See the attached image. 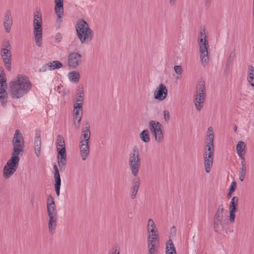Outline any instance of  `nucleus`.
I'll list each match as a JSON object with an SVG mask.
<instances>
[{"instance_id":"0e129e2a","label":"nucleus","mask_w":254,"mask_h":254,"mask_svg":"<svg viewBox=\"0 0 254 254\" xmlns=\"http://www.w3.org/2000/svg\"><path fill=\"white\" fill-rule=\"evenodd\" d=\"M149 236L152 237L153 238H156L157 239L159 240V237L158 233H154V234H149Z\"/></svg>"},{"instance_id":"9d476101","label":"nucleus","mask_w":254,"mask_h":254,"mask_svg":"<svg viewBox=\"0 0 254 254\" xmlns=\"http://www.w3.org/2000/svg\"><path fill=\"white\" fill-rule=\"evenodd\" d=\"M11 49L1 48L0 51V55L6 69L8 71L11 69Z\"/></svg>"},{"instance_id":"c9c22d12","label":"nucleus","mask_w":254,"mask_h":254,"mask_svg":"<svg viewBox=\"0 0 254 254\" xmlns=\"http://www.w3.org/2000/svg\"><path fill=\"white\" fill-rule=\"evenodd\" d=\"M54 177L55 179V183H61V179L59 169L56 164L54 165Z\"/></svg>"},{"instance_id":"ea45409f","label":"nucleus","mask_w":254,"mask_h":254,"mask_svg":"<svg viewBox=\"0 0 254 254\" xmlns=\"http://www.w3.org/2000/svg\"><path fill=\"white\" fill-rule=\"evenodd\" d=\"M149 250L148 253H156L157 252L158 246L156 244H152L148 246Z\"/></svg>"},{"instance_id":"f8f14e48","label":"nucleus","mask_w":254,"mask_h":254,"mask_svg":"<svg viewBox=\"0 0 254 254\" xmlns=\"http://www.w3.org/2000/svg\"><path fill=\"white\" fill-rule=\"evenodd\" d=\"M167 95L168 89L167 87L164 84L160 83L155 90L154 98L159 101H163L167 97Z\"/></svg>"},{"instance_id":"6ab92c4d","label":"nucleus","mask_w":254,"mask_h":254,"mask_svg":"<svg viewBox=\"0 0 254 254\" xmlns=\"http://www.w3.org/2000/svg\"><path fill=\"white\" fill-rule=\"evenodd\" d=\"M241 159V167L239 172V179L241 182H243L245 178L246 170H247V164L245 160V157H240Z\"/></svg>"},{"instance_id":"a211bd4d","label":"nucleus","mask_w":254,"mask_h":254,"mask_svg":"<svg viewBox=\"0 0 254 254\" xmlns=\"http://www.w3.org/2000/svg\"><path fill=\"white\" fill-rule=\"evenodd\" d=\"M79 148L80 155L83 160H85L90 153V143H80Z\"/></svg>"},{"instance_id":"680f3d73","label":"nucleus","mask_w":254,"mask_h":254,"mask_svg":"<svg viewBox=\"0 0 254 254\" xmlns=\"http://www.w3.org/2000/svg\"><path fill=\"white\" fill-rule=\"evenodd\" d=\"M35 138L41 139L40 130H38L36 131Z\"/></svg>"},{"instance_id":"052dcab7","label":"nucleus","mask_w":254,"mask_h":254,"mask_svg":"<svg viewBox=\"0 0 254 254\" xmlns=\"http://www.w3.org/2000/svg\"><path fill=\"white\" fill-rule=\"evenodd\" d=\"M147 240H154V241H157V244H159V240L157 239L156 238H153L148 235Z\"/></svg>"},{"instance_id":"dca6fc26","label":"nucleus","mask_w":254,"mask_h":254,"mask_svg":"<svg viewBox=\"0 0 254 254\" xmlns=\"http://www.w3.org/2000/svg\"><path fill=\"white\" fill-rule=\"evenodd\" d=\"M140 181L138 177H135L132 181L130 190V196L132 199L136 197L140 187Z\"/></svg>"},{"instance_id":"cd10ccee","label":"nucleus","mask_w":254,"mask_h":254,"mask_svg":"<svg viewBox=\"0 0 254 254\" xmlns=\"http://www.w3.org/2000/svg\"><path fill=\"white\" fill-rule=\"evenodd\" d=\"M77 97L75 99V102L83 103L84 102V90L82 86L78 87L76 91Z\"/></svg>"},{"instance_id":"72a5a7b5","label":"nucleus","mask_w":254,"mask_h":254,"mask_svg":"<svg viewBox=\"0 0 254 254\" xmlns=\"http://www.w3.org/2000/svg\"><path fill=\"white\" fill-rule=\"evenodd\" d=\"M58 165L61 171H64L65 170V166L66 164V157H57Z\"/></svg>"},{"instance_id":"1a4fd4ad","label":"nucleus","mask_w":254,"mask_h":254,"mask_svg":"<svg viewBox=\"0 0 254 254\" xmlns=\"http://www.w3.org/2000/svg\"><path fill=\"white\" fill-rule=\"evenodd\" d=\"M7 87L6 77L0 76V101L2 106L4 108L6 107L7 102Z\"/></svg>"},{"instance_id":"4468645a","label":"nucleus","mask_w":254,"mask_h":254,"mask_svg":"<svg viewBox=\"0 0 254 254\" xmlns=\"http://www.w3.org/2000/svg\"><path fill=\"white\" fill-rule=\"evenodd\" d=\"M90 124L87 121L83 125L82 128V135L80 138V143H90Z\"/></svg>"},{"instance_id":"a19ab883","label":"nucleus","mask_w":254,"mask_h":254,"mask_svg":"<svg viewBox=\"0 0 254 254\" xmlns=\"http://www.w3.org/2000/svg\"><path fill=\"white\" fill-rule=\"evenodd\" d=\"M56 145L62 144L65 143L64 137L61 135H58L57 137Z\"/></svg>"},{"instance_id":"2eb2a0df","label":"nucleus","mask_w":254,"mask_h":254,"mask_svg":"<svg viewBox=\"0 0 254 254\" xmlns=\"http://www.w3.org/2000/svg\"><path fill=\"white\" fill-rule=\"evenodd\" d=\"M13 20L11 12L9 9H8L5 12L3 17V26L6 33H8L10 32Z\"/></svg>"},{"instance_id":"473e14b6","label":"nucleus","mask_w":254,"mask_h":254,"mask_svg":"<svg viewBox=\"0 0 254 254\" xmlns=\"http://www.w3.org/2000/svg\"><path fill=\"white\" fill-rule=\"evenodd\" d=\"M35 153L37 157H39L40 155L41 147V139L35 138Z\"/></svg>"},{"instance_id":"6e6552de","label":"nucleus","mask_w":254,"mask_h":254,"mask_svg":"<svg viewBox=\"0 0 254 254\" xmlns=\"http://www.w3.org/2000/svg\"><path fill=\"white\" fill-rule=\"evenodd\" d=\"M149 128L156 141L161 142L164 138L162 125L158 121L151 120L148 123Z\"/></svg>"},{"instance_id":"2f4dec72","label":"nucleus","mask_w":254,"mask_h":254,"mask_svg":"<svg viewBox=\"0 0 254 254\" xmlns=\"http://www.w3.org/2000/svg\"><path fill=\"white\" fill-rule=\"evenodd\" d=\"M236 58V54L235 50L232 51L227 60L226 64V70H229L230 68V65H231Z\"/></svg>"},{"instance_id":"7c9ffc66","label":"nucleus","mask_w":254,"mask_h":254,"mask_svg":"<svg viewBox=\"0 0 254 254\" xmlns=\"http://www.w3.org/2000/svg\"><path fill=\"white\" fill-rule=\"evenodd\" d=\"M139 137L141 140L145 143H148L150 140L149 131L147 129L143 130L140 132Z\"/></svg>"},{"instance_id":"423d86ee","label":"nucleus","mask_w":254,"mask_h":254,"mask_svg":"<svg viewBox=\"0 0 254 254\" xmlns=\"http://www.w3.org/2000/svg\"><path fill=\"white\" fill-rule=\"evenodd\" d=\"M194 104L198 111H200L203 107L206 97V87L204 80H200L196 87V94Z\"/></svg>"},{"instance_id":"f257e3e1","label":"nucleus","mask_w":254,"mask_h":254,"mask_svg":"<svg viewBox=\"0 0 254 254\" xmlns=\"http://www.w3.org/2000/svg\"><path fill=\"white\" fill-rule=\"evenodd\" d=\"M12 142L13 146L12 156L3 169V176L5 179L10 178L16 171L20 160L19 155L24 150V140L19 129L15 131Z\"/></svg>"},{"instance_id":"774afa93","label":"nucleus","mask_w":254,"mask_h":254,"mask_svg":"<svg viewBox=\"0 0 254 254\" xmlns=\"http://www.w3.org/2000/svg\"><path fill=\"white\" fill-rule=\"evenodd\" d=\"M170 0V2L171 3V4H174V2L175 1H176V0Z\"/></svg>"},{"instance_id":"c85d7f7f","label":"nucleus","mask_w":254,"mask_h":254,"mask_svg":"<svg viewBox=\"0 0 254 254\" xmlns=\"http://www.w3.org/2000/svg\"><path fill=\"white\" fill-rule=\"evenodd\" d=\"M58 152L57 157H61L62 156L66 157V151L65 143L62 144L56 145Z\"/></svg>"},{"instance_id":"4be33fe9","label":"nucleus","mask_w":254,"mask_h":254,"mask_svg":"<svg viewBox=\"0 0 254 254\" xmlns=\"http://www.w3.org/2000/svg\"><path fill=\"white\" fill-rule=\"evenodd\" d=\"M224 207L223 204L218 206L217 210L214 214L213 219L223 222Z\"/></svg>"},{"instance_id":"e2e57ef3","label":"nucleus","mask_w":254,"mask_h":254,"mask_svg":"<svg viewBox=\"0 0 254 254\" xmlns=\"http://www.w3.org/2000/svg\"><path fill=\"white\" fill-rule=\"evenodd\" d=\"M148 246L152 244H156L157 241H154V240H147Z\"/></svg>"},{"instance_id":"49530a36","label":"nucleus","mask_w":254,"mask_h":254,"mask_svg":"<svg viewBox=\"0 0 254 254\" xmlns=\"http://www.w3.org/2000/svg\"><path fill=\"white\" fill-rule=\"evenodd\" d=\"M175 72L178 75L182 73V68L181 65H175L174 67Z\"/></svg>"},{"instance_id":"0eeeda50","label":"nucleus","mask_w":254,"mask_h":254,"mask_svg":"<svg viewBox=\"0 0 254 254\" xmlns=\"http://www.w3.org/2000/svg\"><path fill=\"white\" fill-rule=\"evenodd\" d=\"M37 14L34 16L33 26L34 34L36 45L41 46L42 40V14L37 11Z\"/></svg>"},{"instance_id":"c03bdc74","label":"nucleus","mask_w":254,"mask_h":254,"mask_svg":"<svg viewBox=\"0 0 254 254\" xmlns=\"http://www.w3.org/2000/svg\"><path fill=\"white\" fill-rule=\"evenodd\" d=\"M55 186V190L56 191V193L58 196L60 195V188L61 186V183H54Z\"/></svg>"},{"instance_id":"aec40b11","label":"nucleus","mask_w":254,"mask_h":254,"mask_svg":"<svg viewBox=\"0 0 254 254\" xmlns=\"http://www.w3.org/2000/svg\"><path fill=\"white\" fill-rule=\"evenodd\" d=\"M48 228L50 232L53 234L55 233L56 227L57 226V221L58 216H49Z\"/></svg>"},{"instance_id":"13d9d810","label":"nucleus","mask_w":254,"mask_h":254,"mask_svg":"<svg viewBox=\"0 0 254 254\" xmlns=\"http://www.w3.org/2000/svg\"><path fill=\"white\" fill-rule=\"evenodd\" d=\"M147 233H151V234H154V233H158V232H157V230H156V228H147Z\"/></svg>"},{"instance_id":"69168bd1","label":"nucleus","mask_w":254,"mask_h":254,"mask_svg":"<svg viewBox=\"0 0 254 254\" xmlns=\"http://www.w3.org/2000/svg\"><path fill=\"white\" fill-rule=\"evenodd\" d=\"M211 0H205V6L209 7L210 5Z\"/></svg>"},{"instance_id":"ddd939ff","label":"nucleus","mask_w":254,"mask_h":254,"mask_svg":"<svg viewBox=\"0 0 254 254\" xmlns=\"http://www.w3.org/2000/svg\"><path fill=\"white\" fill-rule=\"evenodd\" d=\"M55 3V11L57 16V22L60 25L63 21L64 14V0H54Z\"/></svg>"},{"instance_id":"b1692460","label":"nucleus","mask_w":254,"mask_h":254,"mask_svg":"<svg viewBox=\"0 0 254 254\" xmlns=\"http://www.w3.org/2000/svg\"><path fill=\"white\" fill-rule=\"evenodd\" d=\"M69 80L73 82L77 83L79 82L80 75L78 71H72L68 73Z\"/></svg>"},{"instance_id":"338daca9","label":"nucleus","mask_w":254,"mask_h":254,"mask_svg":"<svg viewBox=\"0 0 254 254\" xmlns=\"http://www.w3.org/2000/svg\"><path fill=\"white\" fill-rule=\"evenodd\" d=\"M233 192H231V191L230 190H228V192L227 193V196L228 197H230L231 195H232V193H233Z\"/></svg>"},{"instance_id":"7ed1b4c3","label":"nucleus","mask_w":254,"mask_h":254,"mask_svg":"<svg viewBox=\"0 0 254 254\" xmlns=\"http://www.w3.org/2000/svg\"><path fill=\"white\" fill-rule=\"evenodd\" d=\"M214 135L212 127H209L207 135L204 139L205 144L204 147V164L205 171L209 173L213 165L214 146Z\"/></svg>"},{"instance_id":"8fccbe9b","label":"nucleus","mask_w":254,"mask_h":254,"mask_svg":"<svg viewBox=\"0 0 254 254\" xmlns=\"http://www.w3.org/2000/svg\"><path fill=\"white\" fill-rule=\"evenodd\" d=\"M80 112V110L73 109V120L74 121L77 120L78 119V118L80 117V116H79Z\"/></svg>"},{"instance_id":"f03ea898","label":"nucleus","mask_w":254,"mask_h":254,"mask_svg":"<svg viewBox=\"0 0 254 254\" xmlns=\"http://www.w3.org/2000/svg\"><path fill=\"white\" fill-rule=\"evenodd\" d=\"M32 87L28 76L19 74L16 79L9 83V92L12 98L18 99L27 94Z\"/></svg>"},{"instance_id":"37998d69","label":"nucleus","mask_w":254,"mask_h":254,"mask_svg":"<svg viewBox=\"0 0 254 254\" xmlns=\"http://www.w3.org/2000/svg\"><path fill=\"white\" fill-rule=\"evenodd\" d=\"M147 228H156V225L152 219H149L148 220V223Z\"/></svg>"},{"instance_id":"5fc2aeb1","label":"nucleus","mask_w":254,"mask_h":254,"mask_svg":"<svg viewBox=\"0 0 254 254\" xmlns=\"http://www.w3.org/2000/svg\"><path fill=\"white\" fill-rule=\"evenodd\" d=\"M120 249L118 247H115L114 250H111L109 252L108 254H120Z\"/></svg>"},{"instance_id":"393cba45","label":"nucleus","mask_w":254,"mask_h":254,"mask_svg":"<svg viewBox=\"0 0 254 254\" xmlns=\"http://www.w3.org/2000/svg\"><path fill=\"white\" fill-rule=\"evenodd\" d=\"M246 143L242 141H239L238 142V144L236 146V150L237 153L238 155L240 156V157H244V154L245 153V151L244 153H243V152L244 151L245 148H246Z\"/></svg>"},{"instance_id":"bb28decb","label":"nucleus","mask_w":254,"mask_h":254,"mask_svg":"<svg viewBox=\"0 0 254 254\" xmlns=\"http://www.w3.org/2000/svg\"><path fill=\"white\" fill-rule=\"evenodd\" d=\"M248 69V81L252 86H254V67L252 65H250Z\"/></svg>"},{"instance_id":"864d4df0","label":"nucleus","mask_w":254,"mask_h":254,"mask_svg":"<svg viewBox=\"0 0 254 254\" xmlns=\"http://www.w3.org/2000/svg\"><path fill=\"white\" fill-rule=\"evenodd\" d=\"M81 119H82V116L81 115L78 118V119L77 120V123L75 122V121L74 122V125L76 129L79 128V127H80V122H81Z\"/></svg>"},{"instance_id":"9b49d317","label":"nucleus","mask_w":254,"mask_h":254,"mask_svg":"<svg viewBox=\"0 0 254 254\" xmlns=\"http://www.w3.org/2000/svg\"><path fill=\"white\" fill-rule=\"evenodd\" d=\"M82 56L81 54L72 52L68 56V65L72 68L76 67L81 63Z\"/></svg>"},{"instance_id":"603ef678","label":"nucleus","mask_w":254,"mask_h":254,"mask_svg":"<svg viewBox=\"0 0 254 254\" xmlns=\"http://www.w3.org/2000/svg\"><path fill=\"white\" fill-rule=\"evenodd\" d=\"M177 229L176 227L172 226L170 229V235L171 237H174L176 235Z\"/></svg>"},{"instance_id":"412c9836","label":"nucleus","mask_w":254,"mask_h":254,"mask_svg":"<svg viewBox=\"0 0 254 254\" xmlns=\"http://www.w3.org/2000/svg\"><path fill=\"white\" fill-rule=\"evenodd\" d=\"M165 254H177L176 248L171 239L167 242Z\"/></svg>"},{"instance_id":"5701e85b","label":"nucleus","mask_w":254,"mask_h":254,"mask_svg":"<svg viewBox=\"0 0 254 254\" xmlns=\"http://www.w3.org/2000/svg\"><path fill=\"white\" fill-rule=\"evenodd\" d=\"M138 158L139 159H141L139 150L137 146H134L130 154L129 161L136 160V158L138 159Z\"/></svg>"},{"instance_id":"4c0bfd02","label":"nucleus","mask_w":254,"mask_h":254,"mask_svg":"<svg viewBox=\"0 0 254 254\" xmlns=\"http://www.w3.org/2000/svg\"><path fill=\"white\" fill-rule=\"evenodd\" d=\"M56 205V202L55 201L54 197L53 195L51 194L49 195L48 196L47 200V206L49 205Z\"/></svg>"},{"instance_id":"79ce46f5","label":"nucleus","mask_w":254,"mask_h":254,"mask_svg":"<svg viewBox=\"0 0 254 254\" xmlns=\"http://www.w3.org/2000/svg\"><path fill=\"white\" fill-rule=\"evenodd\" d=\"M2 48H6L11 49V45L8 40L4 39L2 43Z\"/></svg>"},{"instance_id":"39448f33","label":"nucleus","mask_w":254,"mask_h":254,"mask_svg":"<svg viewBox=\"0 0 254 254\" xmlns=\"http://www.w3.org/2000/svg\"><path fill=\"white\" fill-rule=\"evenodd\" d=\"M198 43L199 47L200 58L201 63L203 65H205L209 62V53L208 50L209 46L205 34L204 27L200 32L198 37Z\"/></svg>"},{"instance_id":"58836bf2","label":"nucleus","mask_w":254,"mask_h":254,"mask_svg":"<svg viewBox=\"0 0 254 254\" xmlns=\"http://www.w3.org/2000/svg\"><path fill=\"white\" fill-rule=\"evenodd\" d=\"M83 103L80 102H75L73 104L74 110H80L81 115L82 114V106Z\"/></svg>"},{"instance_id":"a18cd8bd","label":"nucleus","mask_w":254,"mask_h":254,"mask_svg":"<svg viewBox=\"0 0 254 254\" xmlns=\"http://www.w3.org/2000/svg\"><path fill=\"white\" fill-rule=\"evenodd\" d=\"M163 116H164V120L166 122H168L170 119V116L169 112L167 110H165L163 112Z\"/></svg>"},{"instance_id":"de8ad7c7","label":"nucleus","mask_w":254,"mask_h":254,"mask_svg":"<svg viewBox=\"0 0 254 254\" xmlns=\"http://www.w3.org/2000/svg\"><path fill=\"white\" fill-rule=\"evenodd\" d=\"M236 212L229 211V220L232 223H234L235 221Z\"/></svg>"},{"instance_id":"09e8293b","label":"nucleus","mask_w":254,"mask_h":254,"mask_svg":"<svg viewBox=\"0 0 254 254\" xmlns=\"http://www.w3.org/2000/svg\"><path fill=\"white\" fill-rule=\"evenodd\" d=\"M63 39L62 34L60 33H57L55 36V42L56 43H59L61 42Z\"/></svg>"},{"instance_id":"20e7f679","label":"nucleus","mask_w":254,"mask_h":254,"mask_svg":"<svg viewBox=\"0 0 254 254\" xmlns=\"http://www.w3.org/2000/svg\"><path fill=\"white\" fill-rule=\"evenodd\" d=\"M77 36L81 43H89L93 39V32L83 19L77 20L75 25Z\"/></svg>"},{"instance_id":"c756f323","label":"nucleus","mask_w":254,"mask_h":254,"mask_svg":"<svg viewBox=\"0 0 254 254\" xmlns=\"http://www.w3.org/2000/svg\"><path fill=\"white\" fill-rule=\"evenodd\" d=\"M49 65V69L50 70L55 69H59L63 67V64L58 61H54L53 62H49L48 63Z\"/></svg>"},{"instance_id":"bf43d9fd","label":"nucleus","mask_w":254,"mask_h":254,"mask_svg":"<svg viewBox=\"0 0 254 254\" xmlns=\"http://www.w3.org/2000/svg\"><path fill=\"white\" fill-rule=\"evenodd\" d=\"M1 76L6 77L3 67L0 66V76Z\"/></svg>"},{"instance_id":"4d7b16f0","label":"nucleus","mask_w":254,"mask_h":254,"mask_svg":"<svg viewBox=\"0 0 254 254\" xmlns=\"http://www.w3.org/2000/svg\"><path fill=\"white\" fill-rule=\"evenodd\" d=\"M147 233H151V234H154V233H158V232H157V230H156V228H147Z\"/></svg>"},{"instance_id":"6e6d98bb","label":"nucleus","mask_w":254,"mask_h":254,"mask_svg":"<svg viewBox=\"0 0 254 254\" xmlns=\"http://www.w3.org/2000/svg\"><path fill=\"white\" fill-rule=\"evenodd\" d=\"M48 69H49V65L48 63H47L43 65L42 67L39 69V71L40 72H45Z\"/></svg>"},{"instance_id":"e433bc0d","label":"nucleus","mask_w":254,"mask_h":254,"mask_svg":"<svg viewBox=\"0 0 254 254\" xmlns=\"http://www.w3.org/2000/svg\"><path fill=\"white\" fill-rule=\"evenodd\" d=\"M222 221L214 220H213V229L215 232H218L220 229V226L222 225Z\"/></svg>"},{"instance_id":"3c124183","label":"nucleus","mask_w":254,"mask_h":254,"mask_svg":"<svg viewBox=\"0 0 254 254\" xmlns=\"http://www.w3.org/2000/svg\"><path fill=\"white\" fill-rule=\"evenodd\" d=\"M237 187V183L233 181L232 182L231 186H230V188L228 189V190L231 191V192H234Z\"/></svg>"},{"instance_id":"a878e982","label":"nucleus","mask_w":254,"mask_h":254,"mask_svg":"<svg viewBox=\"0 0 254 254\" xmlns=\"http://www.w3.org/2000/svg\"><path fill=\"white\" fill-rule=\"evenodd\" d=\"M239 199L237 196H234L231 199L229 204V211L237 212L238 210Z\"/></svg>"},{"instance_id":"f3484780","label":"nucleus","mask_w":254,"mask_h":254,"mask_svg":"<svg viewBox=\"0 0 254 254\" xmlns=\"http://www.w3.org/2000/svg\"><path fill=\"white\" fill-rule=\"evenodd\" d=\"M128 163L132 175L135 177H137L141 166V159L138 158L136 160L129 161Z\"/></svg>"},{"instance_id":"f704fd0d","label":"nucleus","mask_w":254,"mask_h":254,"mask_svg":"<svg viewBox=\"0 0 254 254\" xmlns=\"http://www.w3.org/2000/svg\"><path fill=\"white\" fill-rule=\"evenodd\" d=\"M47 209L48 216H58V211L56 205L51 206L48 205L47 206Z\"/></svg>"}]
</instances>
